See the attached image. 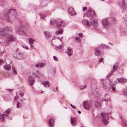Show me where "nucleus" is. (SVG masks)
<instances>
[{
  "instance_id": "obj_2",
  "label": "nucleus",
  "mask_w": 127,
  "mask_h": 127,
  "mask_svg": "<svg viewBox=\"0 0 127 127\" xmlns=\"http://www.w3.org/2000/svg\"><path fill=\"white\" fill-rule=\"evenodd\" d=\"M90 20L91 23L86 19L82 21V22L83 24L88 26H90L91 24H92L94 28H96L98 25L97 20L95 19L91 18Z\"/></svg>"
},
{
  "instance_id": "obj_43",
  "label": "nucleus",
  "mask_w": 127,
  "mask_h": 127,
  "mask_svg": "<svg viewBox=\"0 0 127 127\" xmlns=\"http://www.w3.org/2000/svg\"><path fill=\"white\" fill-rule=\"evenodd\" d=\"M23 47L25 49H28V47L26 46H23Z\"/></svg>"
},
{
  "instance_id": "obj_54",
  "label": "nucleus",
  "mask_w": 127,
  "mask_h": 127,
  "mask_svg": "<svg viewBox=\"0 0 127 127\" xmlns=\"http://www.w3.org/2000/svg\"><path fill=\"white\" fill-rule=\"evenodd\" d=\"M33 47V45H31V47Z\"/></svg>"
},
{
  "instance_id": "obj_47",
  "label": "nucleus",
  "mask_w": 127,
  "mask_h": 127,
  "mask_svg": "<svg viewBox=\"0 0 127 127\" xmlns=\"http://www.w3.org/2000/svg\"><path fill=\"white\" fill-rule=\"evenodd\" d=\"M20 95L21 96H23L24 94L23 93H20Z\"/></svg>"
},
{
  "instance_id": "obj_18",
  "label": "nucleus",
  "mask_w": 127,
  "mask_h": 127,
  "mask_svg": "<svg viewBox=\"0 0 127 127\" xmlns=\"http://www.w3.org/2000/svg\"><path fill=\"white\" fill-rule=\"evenodd\" d=\"M45 64L42 63H38L35 65V66L38 68L44 67L45 66Z\"/></svg>"
},
{
  "instance_id": "obj_22",
  "label": "nucleus",
  "mask_w": 127,
  "mask_h": 127,
  "mask_svg": "<svg viewBox=\"0 0 127 127\" xmlns=\"http://www.w3.org/2000/svg\"><path fill=\"white\" fill-rule=\"evenodd\" d=\"M49 123L50 127H53L54 124V122L53 119H50L49 120Z\"/></svg>"
},
{
  "instance_id": "obj_60",
  "label": "nucleus",
  "mask_w": 127,
  "mask_h": 127,
  "mask_svg": "<svg viewBox=\"0 0 127 127\" xmlns=\"http://www.w3.org/2000/svg\"><path fill=\"white\" fill-rule=\"evenodd\" d=\"M81 127H84L83 126H81Z\"/></svg>"
},
{
  "instance_id": "obj_50",
  "label": "nucleus",
  "mask_w": 127,
  "mask_h": 127,
  "mask_svg": "<svg viewBox=\"0 0 127 127\" xmlns=\"http://www.w3.org/2000/svg\"><path fill=\"white\" fill-rule=\"evenodd\" d=\"M117 82L116 81H115L113 85H115L117 83Z\"/></svg>"
},
{
  "instance_id": "obj_62",
  "label": "nucleus",
  "mask_w": 127,
  "mask_h": 127,
  "mask_svg": "<svg viewBox=\"0 0 127 127\" xmlns=\"http://www.w3.org/2000/svg\"><path fill=\"white\" fill-rule=\"evenodd\" d=\"M113 18V19H114V18Z\"/></svg>"
},
{
  "instance_id": "obj_5",
  "label": "nucleus",
  "mask_w": 127,
  "mask_h": 127,
  "mask_svg": "<svg viewBox=\"0 0 127 127\" xmlns=\"http://www.w3.org/2000/svg\"><path fill=\"white\" fill-rule=\"evenodd\" d=\"M15 37L12 35H8L7 36L6 42L9 43L15 41Z\"/></svg>"
},
{
  "instance_id": "obj_45",
  "label": "nucleus",
  "mask_w": 127,
  "mask_h": 127,
  "mask_svg": "<svg viewBox=\"0 0 127 127\" xmlns=\"http://www.w3.org/2000/svg\"><path fill=\"white\" fill-rule=\"evenodd\" d=\"M87 9V8L86 7H84L83 8V9H82V10L83 11H85Z\"/></svg>"
},
{
  "instance_id": "obj_20",
  "label": "nucleus",
  "mask_w": 127,
  "mask_h": 127,
  "mask_svg": "<svg viewBox=\"0 0 127 127\" xmlns=\"http://www.w3.org/2000/svg\"><path fill=\"white\" fill-rule=\"evenodd\" d=\"M63 32V30L62 29H60L59 30H57L56 31L55 34L56 35H61Z\"/></svg>"
},
{
  "instance_id": "obj_16",
  "label": "nucleus",
  "mask_w": 127,
  "mask_h": 127,
  "mask_svg": "<svg viewBox=\"0 0 127 127\" xmlns=\"http://www.w3.org/2000/svg\"><path fill=\"white\" fill-rule=\"evenodd\" d=\"M66 53L69 56H71L73 53L72 49L70 47H68L66 51Z\"/></svg>"
},
{
  "instance_id": "obj_35",
  "label": "nucleus",
  "mask_w": 127,
  "mask_h": 127,
  "mask_svg": "<svg viewBox=\"0 0 127 127\" xmlns=\"http://www.w3.org/2000/svg\"><path fill=\"white\" fill-rule=\"evenodd\" d=\"M18 96L17 95L15 96L14 99V101L15 102H16V100L18 99Z\"/></svg>"
},
{
  "instance_id": "obj_15",
  "label": "nucleus",
  "mask_w": 127,
  "mask_h": 127,
  "mask_svg": "<svg viewBox=\"0 0 127 127\" xmlns=\"http://www.w3.org/2000/svg\"><path fill=\"white\" fill-rule=\"evenodd\" d=\"M78 35L79 37H76L75 38V41L77 42H79L81 41L82 36V33L79 34Z\"/></svg>"
},
{
  "instance_id": "obj_59",
  "label": "nucleus",
  "mask_w": 127,
  "mask_h": 127,
  "mask_svg": "<svg viewBox=\"0 0 127 127\" xmlns=\"http://www.w3.org/2000/svg\"><path fill=\"white\" fill-rule=\"evenodd\" d=\"M107 95V94H105V95L106 96V95Z\"/></svg>"
},
{
  "instance_id": "obj_32",
  "label": "nucleus",
  "mask_w": 127,
  "mask_h": 127,
  "mask_svg": "<svg viewBox=\"0 0 127 127\" xmlns=\"http://www.w3.org/2000/svg\"><path fill=\"white\" fill-rule=\"evenodd\" d=\"M102 87L106 89H107V87L106 84L103 82L102 83Z\"/></svg>"
},
{
  "instance_id": "obj_26",
  "label": "nucleus",
  "mask_w": 127,
  "mask_h": 127,
  "mask_svg": "<svg viewBox=\"0 0 127 127\" xmlns=\"http://www.w3.org/2000/svg\"><path fill=\"white\" fill-rule=\"evenodd\" d=\"M62 21L59 22L57 23L56 25V27L57 28L60 27L62 28Z\"/></svg>"
},
{
  "instance_id": "obj_27",
  "label": "nucleus",
  "mask_w": 127,
  "mask_h": 127,
  "mask_svg": "<svg viewBox=\"0 0 127 127\" xmlns=\"http://www.w3.org/2000/svg\"><path fill=\"white\" fill-rule=\"evenodd\" d=\"M44 33L46 36L48 38H49L51 37V35L49 33H48L47 32H44Z\"/></svg>"
},
{
  "instance_id": "obj_1",
  "label": "nucleus",
  "mask_w": 127,
  "mask_h": 127,
  "mask_svg": "<svg viewBox=\"0 0 127 127\" xmlns=\"http://www.w3.org/2000/svg\"><path fill=\"white\" fill-rule=\"evenodd\" d=\"M4 15L7 17V20L9 22H12L17 18V14L14 9H11L9 11L4 13Z\"/></svg>"
},
{
  "instance_id": "obj_31",
  "label": "nucleus",
  "mask_w": 127,
  "mask_h": 127,
  "mask_svg": "<svg viewBox=\"0 0 127 127\" xmlns=\"http://www.w3.org/2000/svg\"><path fill=\"white\" fill-rule=\"evenodd\" d=\"M86 85H85L84 86L82 85H81L80 86V89L81 90H83L84 89L86 88Z\"/></svg>"
},
{
  "instance_id": "obj_53",
  "label": "nucleus",
  "mask_w": 127,
  "mask_h": 127,
  "mask_svg": "<svg viewBox=\"0 0 127 127\" xmlns=\"http://www.w3.org/2000/svg\"><path fill=\"white\" fill-rule=\"evenodd\" d=\"M9 90L10 91H12V90H11V89H9Z\"/></svg>"
},
{
  "instance_id": "obj_29",
  "label": "nucleus",
  "mask_w": 127,
  "mask_h": 127,
  "mask_svg": "<svg viewBox=\"0 0 127 127\" xmlns=\"http://www.w3.org/2000/svg\"><path fill=\"white\" fill-rule=\"evenodd\" d=\"M21 104L19 102H18L17 104V108H18L21 107Z\"/></svg>"
},
{
  "instance_id": "obj_44",
  "label": "nucleus",
  "mask_w": 127,
  "mask_h": 127,
  "mask_svg": "<svg viewBox=\"0 0 127 127\" xmlns=\"http://www.w3.org/2000/svg\"><path fill=\"white\" fill-rule=\"evenodd\" d=\"M103 59V58H101L99 59V62H102V61Z\"/></svg>"
},
{
  "instance_id": "obj_36",
  "label": "nucleus",
  "mask_w": 127,
  "mask_h": 127,
  "mask_svg": "<svg viewBox=\"0 0 127 127\" xmlns=\"http://www.w3.org/2000/svg\"><path fill=\"white\" fill-rule=\"evenodd\" d=\"M46 16V15L44 14H42L41 15H40V16L41 18L43 19Z\"/></svg>"
},
{
  "instance_id": "obj_39",
  "label": "nucleus",
  "mask_w": 127,
  "mask_h": 127,
  "mask_svg": "<svg viewBox=\"0 0 127 127\" xmlns=\"http://www.w3.org/2000/svg\"><path fill=\"white\" fill-rule=\"evenodd\" d=\"M53 58L54 59V60L55 61H57L58 60V59L56 56H53Z\"/></svg>"
},
{
  "instance_id": "obj_63",
  "label": "nucleus",
  "mask_w": 127,
  "mask_h": 127,
  "mask_svg": "<svg viewBox=\"0 0 127 127\" xmlns=\"http://www.w3.org/2000/svg\"><path fill=\"white\" fill-rule=\"evenodd\" d=\"M85 16V14H84V16Z\"/></svg>"
},
{
  "instance_id": "obj_7",
  "label": "nucleus",
  "mask_w": 127,
  "mask_h": 127,
  "mask_svg": "<svg viewBox=\"0 0 127 127\" xmlns=\"http://www.w3.org/2000/svg\"><path fill=\"white\" fill-rule=\"evenodd\" d=\"M118 66V65L117 63L115 64L113 66V69H112L110 71V74H108L107 76H106V78H109L112 74L113 71H116L117 69Z\"/></svg>"
},
{
  "instance_id": "obj_38",
  "label": "nucleus",
  "mask_w": 127,
  "mask_h": 127,
  "mask_svg": "<svg viewBox=\"0 0 127 127\" xmlns=\"http://www.w3.org/2000/svg\"><path fill=\"white\" fill-rule=\"evenodd\" d=\"M111 87L112 88V89L113 91V92L115 91V88L114 87L113 85H112Z\"/></svg>"
},
{
  "instance_id": "obj_61",
  "label": "nucleus",
  "mask_w": 127,
  "mask_h": 127,
  "mask_svg": "<svg viewBox=\"0 0 127 127\" xmlns=\"http://www.w3.org/2000/svg\"><path fill=\"white\" fill-rule=\"evenodd\" d=\"M43 92V91H42V92H41V93Z\"/></svg>"
},
{
  "instance_id": "obj_37",
  "label": "nucleus",
  "mask_w": 127,
  "mask_h": 127,
  "mask_svg": "<svg viewBox=\"0 0 127 127\" xmlns=\"http://www.w3.org/2000/svg\"><path fill=\"white\" fill-rule=\"evenodd\" d=\"M122 125L123 127H127V124L125 123H122Z\"/></svg>"
},
{
  "instance_id": "obj_49",
  "label": "nucleus",
  "mask_w": 127,
  "mask_h": 127,
  "mask_svg": "<svg viewBox=\"0 0 127 127\" xmlns=\"http://www.w3.org/2000/svg\"><path fill=\"white\" fill-rule=\"evenodd\" d=\"M97 103V104L96 105L97 106H100V103H99V102H98Z\"/></svg>"
},
{
  "instance_id": "obj_25",
  "label": "nucleus",
  "mask_w": 127,
  "mask_h": 127,
  "mask_svg": "<svg viewBox=\"0 0 127 127\" xmlns=\"http://www.w3.org/2000/svg\"><path fill=\"white\" fill-rule=\"evenodd\" d=\"M6 0H2L0 3V6H3L6 3Z\"/></svg>"
},
{
  "instance_id": "obj_23",
  "label": "nucleus",
  "mask_w": 127,
  "mask_h": 127,
  "mask_svg": "<svg viewBox=\"0 0 127 127\" xmlns=\"http://www.w3.org/2000/svg\"><path fill=\"white\" fill-rule=\"evenodd\" d=\"M8 115L6 114H1L0 116V118L2 121L4 120V118L5 117H7Z\"/></svg>"
},
{
  "instance_id": "obj_10",
  "label": "nucleus",
  "mask_w": 127,
  "mask_h": 127,
  "mask_svg": "<svg viewBox=\"0 0 127 127\" xmlns=\"http://www.w3.org/2000/svg\"><path fill=\"white\" fill-rule=\"evenodd\" d=\"M68 12L69 14L71 16H73L76 14V12L75 11L74 9L72 8H69L68 9Z\"/></svg>"
},
{
  "instance_id": "obj_21",
  "label": "nucleus",
  "mask_w": 127,
  "mask_h": 127,
  "mask_svg": "<svg viewBox=\"0 0 127 127\" xmlns=\"http://www.w3.org/2000/svg\"><path fill=\"white\" fill-rule=\"evenodd\" d=\"M3 67L5 70L7 71H9L11 69V67L9 65H4Z\"/></svg>"
},
{
  "instance_id": "obj_58",
  "label": "nucleus",
  "mask_w": 127,
  "mask_h": 127,
  "mask_svg": "<svg viewBox=\"0 0 127 127\" xmlns=\"http://www.w3.org/2000/svg\"><path fill=\"white\" fill-rule=\"evenodd\" d=\"M17 32L18 33H19V31H17Z\"/></svg>"
},
{
  "instance_id": "obj_52",
  "label": "nucleus",
  "mask_w": 127,
  "mask_h": 127,
  "mask_svg": "<svg viewBox=\"0 0 127 127\" xmlns=\"http://www.w3.org/2000/svg\"><path fill=\"white\" fill-rule=\"evenodd\" d=\"M109 43V44H111V45H112V46L113 45V44H112L111 43H110V42H109V43Z\"/></svg>"
},
{
  "instance_id": "obj_12",
  "label": "nucleus",
  "mask_w": 127,
  "mask_h": 127,
  "mask_svg": "<svg viewBox=\"0 0 127 127\" xmlns=\"http://www.w3.org/2000/svg\"><path fill=\"white\" fill-rule=\"evenodd\" d=\"M5 28H0V37H3L5 35Z\"/></svg>"
},
{
  "instance_id": "obj_19",
  "label": "nucleus",
  "mask_w": 127,
  "mask_h": 127,
  "mask_svg": "<svg viewBox=\"0 0 127 127\" xmlns=\"http://www.w3.org/2000/svg\"><path fill=\"white\" fill-rule=\"evenodd\" d=\"M71 123L72 125L74 126L77 124V122L76 119L75 118H71Z\"/></svg>"
},
{
  "instance_id": "obj_28",
  "label": "nucleus",
  "mask_w": 127,
  "mask_h": 127,
  "mask_svg": "<svg viewBox=\"0 0 127 127\" xmlns=\"http://www.w3.org/2000/svg\"><path fill=\"white\" fill-rule=\"evenodd\" d=\"M34 40L31 38L29 39V42L30 44H33Z\"/></svg>"
},
{
  "instance_id": "obj_30",
  "label": "nucleus",
  "mask_w": 127,
  "mask_h": 127,
  "mask_svg": "<svg viewBox=\"0 0 127 127\" xmlns=\"http://www.w3.org/2000/svg\"><path fill=\"white\" fill-rule=\"evenodd\" d=\"M12 69L14 74L15 75H16L17 74V73L14 66H12Z\"/></svg>"
},
{
  "instance_id": "obj_11",
  "label": "nucleus",
  "mask_w": 127,
  "mask_h": 127,
  "mask_svg": "<svg viewBox=\"0 0 127 127\" xmlns=\"http://www.w3.org/2000/svg\"><path fill=\"white\" fill-rule=\"evenodd\" d=\"M28 81L29 85H31L34 84L35 82V80L34 78L30 76L28 79Z\"/></svg>"
},
{
  "instance_id": "obj_56",
  "label": "nucleus",
  "mask_w": 127,
  "mask_h": 127,
  "mask_svg": "<svg viewBox=\"0 0 127 127\" xmlns=\"http://www.w3.org/2000/svg\"><path fill=\"white\" fill-rule=\"evenodd\" d=\"M56 91H57V90H58V88L57 87H56Z\"/></svg>"
},
{
  "instance_id": "obj_48",
  "label": "nucleus",
  "mask_w": 127,
  "mask_h": 127,
  "mask_svg": "<svg viewBox=\"0 0 127 127\" xmlns=\"http://www.w3.org/2000/svg\"><path fill=\"white\" fill-rule=\"evenodd\" d=\"M71 107L73 109H74L75 108V106H74L72 104H71Z\"/></svg>"
},
{
  "instance_id": "obj_6",
  "label": "nucleus",
  "mask_w": 127,
  "mask_h": 127,
  "mask_svg": "<svg viewBox=\"0 0 127 127\" xmlns=\"http://www.w3.org/2000/svg\"><path fill=\"white\" fill-rule=\"evenodd\" d=\"M95 12L93 10L89 9L88 10L86 13V16L88 17H92L94 16Z\"/></svg>"
},
{
  "instance_id": "obj_8",
  "label": "nucleus",
  "mask_w": 127,
  "mask_h": 127,
  "mask_svg": "<svg viewBox=\"0 0 127 127\" xmlns=\"http://www.w3.org/2000/svg\"><path fill=\"white\" fill-rule=\"evenodd\" d=\"M83 105L84 108L87 110L89 109L91 107V105L89 102L87 101L83 102Z\"/></svg>"
},
{
  "instance_id": "obj_40",
  "label": "nucleus",
  "mask_w": 127,
  "mask_h": 127,
  "mask_svg": "<svg viewBox=\"0 0 127 127\" xmlns=\"http://www.w3.org/2000/svg\"><path fill=\"white\" fill-rule=\"evenodd\" d=\"M6 113L7 114H9L10 112V110L9 109H8L6 111Z\"/></svg>"
},
{
  "instance_id": "obj_24",
  "label": "nucleus",
  "mask_w": 127,
  "mask_h": 127,
  "mask_svg": "<svg viewBox=\"0 0 127 127\" xmlns=\"http://www.w3.org/2000/svg\"><path fill=\"white\" fill-rule=\"evenodd\" d=\"M42 84L46 87H49V83L48 81L43 82Z\"/></svg>"
},
{
  "instance_id": "obj_33",
  "label": "nucleus",
  "mask_w": 127,
  "mask_h": 127,
  "mask_svg": "<svg viewBox=\"0 0 127 127\" xmlns=\"http://www.w3.org/2000/svg\"><path fill=\"white\" fill-rule=\"evenodd\" d=\"M66 25V23L64 21H62V28L64 27Z\"/></svg>"
},
{
  "instance_id": "obj_9",
  "label": "nucleus",
  "mask_w": 127,
  "mask_h": 127,
  "mask_svg": "<svg viewBox=\"0 0 127 127\" xmlns=\"http://www.w3.org/2000/svg\"><path fill=\"white\" fill-rule=\"evenodd\" d=\"M102 24L103 27L105 29L108 28L109 26V23L108 22L107 19H105L102 20Z\"/></svg>"
},
{
  "instance_id": "obj_3",
  "label": "nucleus",
  "mask_w": 127,
  "mask_h": 127,
  "mask_svg": "<svg viewBox=\"0 0 127 127\" xmlns=\"http://www.w3.org/2000/svg\"><path fill=\"white\" fill-rule=\"evenodd\" d=\"M62 38V37H61L60 39L56 37H53L52 39L51 42L52 46H53V45L55 47V45H58L61 42V39Z\"/></svg>"
},
{
  "instance_id": "obj_55",
  "label": "nucleus",
  "mask_w": 127,
  "mask_h": 127,
  "mask_svg": "<svg viewBox=\"0 0 127 127\" xmlns=\"http://www.w3.org/2000/svg\"><path fill=\"white\" fill-rule=\"evenodd\" d=\"M123 95H127V94H123Z\"/></svg>"
},
{
  "instance_id": "obj_57",
  "label": "nucleus",
  "mask_w": 127,
  "mask_h": 127,
  "mask_svg": "<svg viewBox=\"0 0 127 127\" xmlns=\"http://www.w3.org/2000/svg\"><path fill=\"white\" fill-rule=\"evenodd\" d=\"M31 88L32 89H33V86H32L31 87Z\"/></svg>"
},
{
  "instance_id": "obj_14",
  "label": "nucleus",
  "mask_w": 127,
  "mask_h": 127,
  "mask_svg": "<svg viewBox=\"0 0 127 127\" xmlns=\"http://www.w3.org/2000/svg\"><path fill=\"white\" fill-rule=\"evenodd\" d=\"M64 45L62 43L61 44H60L59 46H55L56 49L57 50L61 51L64 49Z\"/></svg>"
},
{
  "instance_id": "obj_13",
  "label": "nucleus",
  "mask_w": 127,
  "mask_h": 127,
  "mask_svg": "<svg viewBox=\"0 0 127 127\" xmlns=\"http://www.w3.org/2000/svg\"><path fill=\"white\" fill-rule=\"evenodd\" d=\"M118 82L121 83H125L127 82V80L124 78H121L117 79Z\"/></svg>"
},
{
  "instance_id": "obj_41",
  "label": "nucleus",
  "mask_w": 127,
  "mask_h": 127,
  "mask_svg": "<svg viewBox=\"0 0 127 127\" xmlns=\"http://www.w3.org/2000/svg\"><path fill=\"white\" fill-rule=\"evenodd\" d=\"M3 61L2 59H0V65L3 64Z\"/></svg>"
},
{
  "instance_id": "obj_34",
  "label": "nucleus",
  "mask_w": 127,
  "mask_h": 127,
  "mask_svg": "<svg viewBox=\"0 0 127 127\" xmlns=\"http://www.w3.org/2000/svg\"><path fill=\"white\" fill-rule=\"evenodd\" d=\"M56 22V20H51L50 21V23L51 24H52L55 23Z\"/></svg>"
},
{
  "instance_id": "obj_46",
  "label": "nucleus",
  "mask_w": 127,
  "mask_h": 127,
  "mask_svg": "<svg viewBox=\"0 0 127 127\" xmlns=\"http://www.w3.org/2000/svg\"><path fill=\"white\" fill-rule=\"evenodd\" d=\"M110 99H104V101H110Z\"/></svg>"
},
{
  "instance_id": "obj_4",
  "label": "nucleus",
  "mask_w": 127,
  "mask_h": 127,
  "mask_svg": "<svg viewBox=\"0 0 127 127\" xmlns=\"http://www.w3.org/2000/svg\"><path fill=\"white\" fill-rule=\"evenodd\" d=\"M101 115L102 116L103 119L102 120L103 123L104 124H108L109 122L108 120V115L106 113H102Z\"/></svg>"
},
{
  "instance_id": "obj_17",
  "label": "nucleus",
  "mask_w": 127,
  "mask_h": 127,
  "mask_svg": "<svg viewBox=\"0 0 127 127\" xmlns=\"http://www.w3.org/2000/svg\"><path fill=\"white\" fill-rule=\"evenodd\" d=\"M95 54L96 56H99L101 54V52L99 49L96 48H95L94 50Z\"/></svg>"
},
{
  "instance_id": "obj_51",
  "label": "nucleus",
  "mask_w": 127,
  "mask_h": 127,
  "mask_svg": "<svg viewBox=\"0 0 127 127\" xmlns=\"http://www.w3.org/2000/svg\"><path fill=\"white\" fill-rule=\"evenodd\" d=\"M78 113H79V114H80L81 113V111H78Z\"/></svg>"
},
{
  "instance_id": "obj_42",
  "label": "nucleus",
  "mask_w": 127,
  "mask_h": 127,
  "mask_svg": "<svg viewBox=\"0 0 127 127\" xmlns=\"http://www.w3.org/2000/svg\"><path fill=\"white\" fill-rule=\"evenodd\" d=\"M112 82L111 81H110L109 82V85L111 87L112 85H113L112 84Z\"/></svg>"
}]
</instances>
